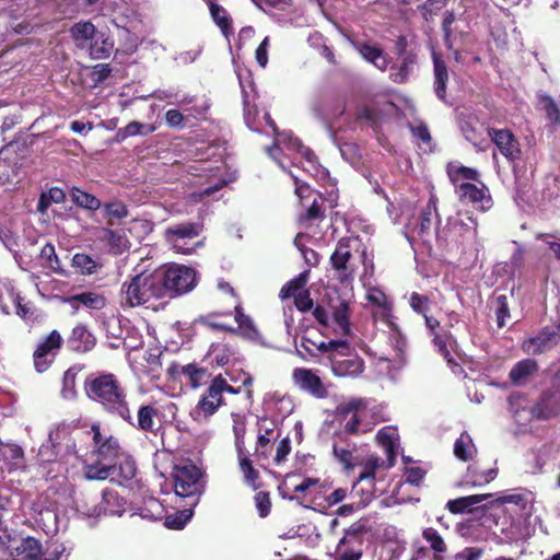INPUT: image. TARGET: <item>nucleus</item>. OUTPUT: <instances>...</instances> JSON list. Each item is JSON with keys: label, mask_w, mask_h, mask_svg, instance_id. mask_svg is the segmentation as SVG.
<instances>
[{"label": "nucleus", "mask_w": 560, "mask_h": 560, "mask_svg": "<svg viewBox=\"0 0 560 560\" xmlns=\"http://www.w3.org/2000/svg\"><path fill=\"white\" fill-rule=\"evenodd\" d=\"M376 441L385 450L389 466H393L399 451L397 429L394 427L382 428L376 434Z\"/></svg>", "instance_id": "nucleus-28"}, {"label": "nucleus", "mask_w": 560, "mask_h": 560, "mask_svg": "<svg viewBox=\"0 0 560 560\" xmlns=\"http://www.w3.org/2000/svg\"><path fill=\"white\" fill-rule=\"evenodd\" d=\"M509 404L513 417L520 425H525L534 418L547 420L555 417L560 410V399L555 394L542 396L535 406H528L527 400L522 396H511Z\"/></svg>", "instance_id": "nucleus-5"}, {"label": "nucleus", "mask_w": 560, "mask_h": 560, "mask_svg": "<svg viewBox=\"0 0 560 560\" xmlns=\"http://www.w3.org/2000/svg\"><path fill=\"white\" fill-rule=\"evenodd\" d=\"M456 194L464 203H470L477 210L486 212L493 206L492 197L488 187L482 183L480 186L471 183H460L457 185Z\"/></svg>", "instance_id": "nucleus-17"}, {"label": "nucleus", "mask_w": 560, "mask_h": 560, "mask_svg": "<svg viewBox=\"0 0 560 560\" xmlns=\"http://www.w3.org/2000/svg\"><path fill=\"white\" fill-rule=\"evenodd\" d=\"M163 505L155 498H148L144 500V506L139 508L135 514H139L142 518L158 520L163 515Z\"/></svg>", "instance_id": "nucleus-58"}, {"label": "nucleus", "mask_w": 560, "mask_h": 560, "mask_svg": "<svg viewBox=\"0 0 560 560\" xmlns=\"http://www.w3.org/2000/svg\"><path fill=\"white\" fill-rule=\"evenodd\" d=\"M233 352L228 345L213 343L207 353V359L211 364L223 368L229 364Z\"/></svg>", "instance_id": "nucleus-46"}, {"label": "nucleus", "mask_w": 560, "mask_h": 560, "mask_svg": "<svg viewBox=\"0 0 560 560\" xmlns=\"http://www.w3.org/2000/svg\"><path fill=\"white\" fill-rule=\"evenodd\" d=\"M117 463L119 476L121 478L120 483L130 481L135 477L137 470L135 460L125 453Z\"/></svg>", "instance_id": "nucleus-62"}, {"label": "nucleus", "mask_w": 560, "mask_h": 560, "mask_svg": "<svg viewBox=\"0 0 560 560\" xmlns=\"http://www.w3.org/2000/svg\"><path fill=\"white\" fill-rule=\"evenodd\" d=\"M310 278V270H304L294 279L287 282L281 291V299H289L291 296L294 298V304L296 308L301 312H306L313 307V301L310 296V292L304 290Z\"/></svg>", "instance_id": "nucleus-16"}, {"label": "nucleus", "mask_w": 560, "mask_h": 560, "mask_svg": "<svg viewBox=\"0 0 560 560\" xmlns=\"http://www.w3.org/2000/svg\"><path fill=\"white\" fill-rule=\"evenodd\" d=\"M262 120L271 129V132L275 137L273 144L271 147H267L266 151L281 168L285 170L284 164L279 159L278 153L287 151L299 153L308 165V168H305L306 171L310 172L312 170H316V156L308 148L304 147L301 141L298 138H294L290 132H279L275 121L271 119L268 113L262 114Z\"/></svg>", "instance_id": "nucleus-4"}, {"label": "nucleus", "mask_w": 560, "mask_h": 560, "mask_svg": "<svg viewBox=\"0 0 560 560\" xmlns=\"http://www.w3.org/2000/svg\"><path fill=\"white\" fill-rule=\"evenodd\" d=\"M354 445L343 444L339 441H335L332 445V452L335 458L343 466L345 469H351L354 466L353 463V451Z\"/></svg>", "instance_id": "nucleus-51"}, {"label": "nucleus", "mask_w": 560, "mask_h": 560, "mask_svg": "<svg viewBox=\"0 0 560 560\" xmlns=\"http://www.w3.org/2000/svg\"><path fill=\"white\" fill-rule=\"evenodd\" d=\"M237 77L243 94L245 122L249 129L260 132L262 131L261 125L260 122H256L255 118L252 117V112L249 109V93L247 88H252L250 73L246 71V75H244L242 72H238Z\"/></svg>", "instance_id": "nucleus-34"}, {"label": "nucleus", "mask_w": 560, "mask_h": 560, "mask_svg": "<svg viewBox=\"0 0 560 560\" xmlns=\"http://www.w3.org/2000/svg\"><path fill=\"white\" fill-rule=\"evenodd\" d=\"M101 240L108 246V250L113 255H120L130 247L129 240L121 231L104 229Z\"/></svg>", "instance_id": "nucleus-36"}, {"label": "nucleus", "mask_w": 560, "mask_h": 560, "mask_svg": "<svg viewBox=\"0 0 560 560\" xmlns=\"http://www.w3.org/2000/svg\"><path fill=\"white\" fill-rule=\"evenodd\" d=\"M446 5V0H427L418 10L424 21L430 22Z\"/></svg>", "instance_id": "nucleus-61"}, {"label": "nucleus", "mask_w": 560, "mask_h": 560, "mask_svg": "<svg viewBox=\"0 0 560 560\" xmlns=\"http://www.w3.org/2000/svg\"><path fill=\"white\" fill-rule=\"evenodd\" d=\"M489 136L500 153L512 165L521 160L522 151L518 140L509 129H489Z\"/></svg>", "instance_id": "nucleus-20"}, {"label": "nucleus", "mask_w": 560, "mask_h": 560, "mask_svg": "<svg viewBox=\"0 0 560 560\" xmlns=\"http://www.w3.org/2000/svg\"><path fill=\"white\" fill-rule=\"evenodd\" d=\"M292 380L295 386L303 392L310 393L314 397L324 398L327 395V390L320 377L310 369H294Z\"/></svg>", "instance_id": "nucleus-23"}, {"label": "nucleus", "mask_w": 560, "mask_h": 560, "mask_svg": "<svg viewBox=\"0 0 560 560\" xmlns=\"http://www.w3.org/2000/svg\"><path fill=\"white\" fill-rule=\"evenodd\" d=\"M352 46L364 60L372 63L378 70L384 71L388 68L389 59L384 50L377 45L363 42H353Z\"/></svg>", "instance_id": "nucleus-26"}, {"label": "nucleus", "mask_w": 560, "mask_h": 560, "mask_svg": "<svg viewBox=\"0 0 560 560\" xmlns=\"http://www.w3.org/2000/svg\"><path fill=\"white\" fill-rule=\"evenodd\" d=\"M240 469L244 475L245 482L253 489H257L258 470L253 467L250 459L243 454L237 455Z\"/></svg>", "instance_id": "nucleus-59"}, {"label": "nucleus", "mask_w": 560, "mask_h": 560, "mask_svg": "<svg viewBox=\"0 0 560 560\" xmlns=\"http://www.w3.org/2000/svg\"><path fill=\"white\" fill-rule=\"evenodd\" d=\"M560 340L557 330L545 327L536 335L523 340L521 348L527 354H541L555 348Z\"/></svg>", "instance_id": "nucleus-21"}, {"label": "nucleus", "mask_w": 560, "mask_h": 560, "mask_svg": "<svg viewBox=\"0 0 560 560\" xmlns=\"http://www.w3.org/2000/svg\"><path fill=\"white\" fill-rule=\"evenodd\" d=\"M233 433L237 455L245 453L246 423L242 416H233Z\"/></svg>", "instance_id": "nucleus-60"}, {"label": "nucleus", "mask_w": 560, "mask_h": 560, "mask_svg": "<svg viewBox=\"0 0 560 560\" xmlns=\"http://www.w3.org/2000/svg\"><path fill=\"white\" fill-rule=\"evenodd\" d=\"M71 197L77 206L86 210L95 211L100 209L102 206L101 200L97 199L95 196L77 187L72 188Z\"/></svg>", "instance_id": "nucleus-49"}, {"label": "nucleus", "mask_w": 560, "mask_h": 560, "mask_svg": "<svg viewBox=\"0 0 560 560\" xmlns=\"http://www.w3.org/2000/svg\"><path fill=\"white\" fill-rule=\"evenodd\" d=\"M447 174L456 188L457 185L460 184V179L477 180L479 176L478 172L475 168L456 164L448 165Z\"/></svg>", "instance_id": "nucleus-54"}, {"label": "nucleus", "mask_w": 560, "mask_h": 560, "mask_svg": "<svg viewBox=\"0 0 560 560\" xmlns=\"http://www.w3.org/2000/svg\"><path fill=\"white\" fill-rule=\"evenodd\" d=\"M375 369L378 374L387 376L390 380H395L396 374L400 370L394 368V354L380 357L375 362Z\"/></svg>", "instance_id": "nucleus-63"}, {"label": "nucleus", "mask_w": 560, "mask_h": 560, "mask_svg": "<svg viewBox=\"0 0 560 560\" xmlns=\"http://www.w3.org/2000/svg\"><path fill=\"white\" fill-rule=\"evenodd\" d=\"M93 434L92 440L94 443V453L97 459L112 464L117 467V462L124 456L125 452L121 450L118 440L112 435L102 433L100 425L93 424L91 427Z\"/></svg>", "instance_id": "nucleus-13"}, {"label": "nucleus", "mask_w": 560, "mask_h": 560, "mask_svg": "<svg viewBox=\"0 0 560 560\" xmlns=\"http://www.w3.org/2000/svg\"><path fill=\"white\" fill-rule=\"evenodd\" d=\"M494 494L486 493V494H472L467 497H462L455 500H450L446 504L450 512L454 514L470 512L474 505L482 503L485 500L493 498Z\"/></svg>", "instance_id": "nucleus-39"}, {"label": "nucleus", "mask_w": 560, "mask_h": 560, "mask_svg": "<svg viewBox=\"0 0 560 560\" xmlns=\"http://www.w3.org/2000/svg\"><path fill=\"white\" fill-rule=\"evenodd\" d=\"M200 171L207 173L206 177L208 178L207 183L209 184L206 188H203L199 192H194L191 197L194 200H203L206 197L213 196L217 191L222 189L231 179H225L221 177V167L219 166H210L202 165Z\"/></svg>", "instance_id": "nucleus-25"}, {"label": "nucleus", "mask_w": 560, "mask_h": 560, "mask_svg": "<svg viewBox=\"0 0 560 560\" xmlns=\"http://www.w3.org/2000/svg\"><path fill=\"white\" fill-rule=\"evenodd\" d=\"M40 259L43 260V266L52 272L62 275V268L60 260L56 254L55 246L50 243L45 244L40 249Z\"/></svg>", "instance_id": "nucleus-52"}, {"label": "nucleus", "mask_w": 560, "mask_h": 560, "mask_svg": "<svg viewBox=\"0 0 560 560\" xmlns=\"http://www.w3.org/2000/svg\"><path fill=\"white\" fill-rule=\"evenodd\" d=\"M404 235L410 243L411 247L417 244L430 245L433 236L442 237V233L433 231L432 228L439 219L438 198L431 195L427 205L412 212H402Z\"/></svg>", "instance_id": "nucleus-2"}, {"label": "nucleus", "mask_w": 560, "mask_h": 560, "mask_svg": "<svg viewBox=\"0 0 560 560\" xmlns=\"http://www.w3.org/2000/svg\"><path fill=\"white\" fill-rule=\"evenodd\" d=\"M194 508L191 506V502L189 503V508L176 511L173 514H170L165 517L164 525L171 529H182L189 522L194 514Z\"/></svg>", "instance_id": "nucleus-53"}, {"label": "nucleus", "mask_w": 560, "mask_h": 560, "mask_svg": "<svg viewBox=\"0 0 560 560\" xmlns=\"http://www.w3.org/2000/svg\"><path fill=\"white\" fill-rule=\"evenodd\" d=\"M182 373L183 376L186 378L187 383L194 388L200 387L211 376V374L206 368L198 366L195 363L186 364L182 369Z\"/></svg>", "instance_id": "nucleus-43"}, {"label": "nucleus", "mask_w": 560, "mask_h": 560, "mask_svg": "<svg viewBox=\"0 0 560 560\" xmlns=\"http://www.w3.org/2000/svg\"><path fill=\"white\" fill-rule=\"evenodd\" d=\"M538 364L533 359H524L517 362L510 371V380L515 385L525 383L529 376L536 373Z\"/></svg>", "instance_id": "nucleus-40"}, {"label": "nucleus", "mask_w": 560, "mask_h": 560, "mask_svg": "<svg viewBox=\"0 0 560 560\" xmlns=\"http://www.w3.org/2000/svg\"><path fill=\"white\" fill-rule=\"evenodd\" d=\"M415 63L416 57L413 55H404L399 66L392 68V80L397 83H402L407 81L413 70Z\"/></svg>", "instance_id": "nucleus-45"}, {"label": "nucleus", "mask_w": 560, "mask_h": 560, "mask_svg": "<svg viewBox=\"0 0 560 560\" xmlns=\"http://www.w3.org/2000/svg\"><path fill=\"white\" fill-rule=\"evenodd\" d=\"M498 470L490 468L480 471L477 466L470 465L467 468V472L463 477L460 485L463 487H482L497 478Z\"/></svg>", "instance_id": "nucleus-31"}, {"label": "nucleus", "mask_w": 560, "mask_h": 560, "mask_svg": "<svg viewBox=\"0 0 560 560\" xmlns=\"http://www.w3.org/2000/svg\"><path fill=\"white\" fill-rule=\"evenodd\" d=\"M155 409L151 406H141L138 410L137 427L143 431H151Z\"/></svg>", "instance_id": "nucleus-64"}, {"label": "nucleus", "mask_w": 560, "mask_h": 560, "mask_svg": "<svg viewBox=\"0 0 560 560\" xmlns=\"http://www.w3.org/2000/svg\"><path fill=\"white\" fill-rule=\"evenodd\" d=\"M156 273L164 289L165 298L187 293L195 288L197 282L196 271L184 265H172L158 269Z\"/></svg>", "instance_id": "nucleus-7"}, {"label": "nucleus", "mask_w": 560, "mask_h": 560, "mask_svg": "<svg viewBox=\"0 0 560 560\" xmlns=\"http://www.w3.org/2000/svg\"><path fill=\"white\" fill-rule=\"evenodd\" d=\"M538 105L546 113L550 122L560 125V108L552 97L547 94H539Z\"/></svg>", "instance_id": "nucleus-56"}, {"label": "nucleus", "mask_w": 560, "mask_h": 560, "mask_svg": "<svg viewBox=\"0 0 560 560\" xmlns=\"http://www.w3.org/2000/svg\"><path fill=\"white\" fill-rule=\"evenodd\" d=\"M102 514L120 516L126 511L127 501L116 491L104 490L102 494Z\"/></svg>", "instance_id": "nucleus-37"}, {"label": "nucleus", "mask_w": 560, "mask_h": 560, "mask_svg": "<svg viewBox=\"0 0 560 560\" xmlns=\"http://www.w3.org/2000/svg\"><path fill=\"white\" fill-rule=\"evenodd\" d=\"M2 458L8 463L10 470L18 469L23 466V451L15 444L3 445L0 450Z\"/></svg>", "instance_id": "nucleus-50"}, {"label": "nucleus", "mask_w": 560, "mask_h": 560, "mask_svg": "<svg viewBox=\"0 0 560 560\" xmlns=\"http://www.w3.org/2000/svg\"><path fill=\"white\" fill-rule=\"evenodd\" d=\"M209 10L214 23L221 28L223 35L228 38L231 33V20L226 11L213 1H210Z\"/></svg>", "instance_id": "nucleus-55"}, {"label": "nucleus", "mask_w": 560, "mask_h": 560, "mask_svg": "<svg viewBox=\"0 0 560 560\" xmlns=\"http://www.w3.org/2000/svg\"><path fill=\"white\" fill-rule=\"evenodd\" d=\"M72 265L82 275H93L101 267L100 264L93 257L83 253H78L73 256Z\"/></svg>", "instance_id": "nucleus-57"}, {"label": "nucleus", "mask_w": 560, "mask_h": 560, "mask_svg": "<svg viewBox=\"0 0 560 560\" xmlns=\"http://www.w3.org/2000/svg\"><path fill=\"white\" fill-rule=\"evenodd\" d=\"M422 537L434 551V560H442V555L446 552L447 547L438 530L432 527L424 528L422 530Z\"/></svg>", "instance_id": "nucleus-47"}, {"label": "nucleus", "mask_w": 560, "mask_h": 560, "mask_svg": "<svg viewBox=\"0 0 560 560\" xmlns=\"http://www.w3.org/2000/svg\"><path fill=\"white\" fill-rule=\"evenodd\" d=\"M224 392L233 394L237 393L219 375L211 382V385L199 400L194 413L197 416L203 415L205 417L213 415L222 404V394Z\"/></svg>", "instance_id": "nucleus-14"}, {"label": "nucleus", "mask_w": 560, "mask_h": 560, "mask_svg": "<svg viewBox=\"0 0 560 560\" xmlns=\"http://www.w3.org/2000/svg\"><path fill=\"white\" fill-rule=\"evenodd\" d=\"M70 33L75 45L86 50V48L91 46V42L97 33V30L91 22H79L71 27Z\"/></svg>", "instance_id": "nucleus-38"}, {"label": "nucleus", "mask_w": 560, "mask_h": 560, "mask_svg": "<svg viewBox=\"0 0 560 560\" xmlns=\"http://www.w3.org/2000/svg\"><path fill=\"white\" fill-rule=\"evenodd\" d=\"M350 243V238H341L330 256L331 267L341 282L351 280L355 270L351 262Z\"/></svg>", "instance_id": "nucleus-19"}, {"label": "nucleus", "mask_w": 560, "mask_h": 560, "mask_svg": "<svg viewBox=\"0 0 560 560\" xmlns=\"http://www.w3.org/2000/svg\"><path fill=\"white\" fill-rule=\"evenodd\" d=\"M164 298V289L156 270L149 275H137L121 287V303L130 307L150 304Z\"/></svg>", "instance_id": "nucleus-3"}, {"label": "nucleus", "mask_w": 560, "mask_h": 560, "mask_svg": "<svg viewBox=\"0 0 560 560\" xmlns=\"http://www.w3.org/2000/svg\"><path fill=\"white\" fill-rule=\"evenodd\" d=\"M295 184V195L299 197L305 212L300 213L301 222L312 223L324 217L323 203L324 198L316 194L311 187L300 179L295 174L290 172Z\"/></svg>", "instance_id": "nucleus-11"}, {"label": "nucleus", "mask_w": 560, "mask_h": 560, "mask_svg": "<svg viewBox=\"0 0 560 560\" xmlns=\"http://www.w3.org/2000/svg\"><path fill=\"white\" fill-rule=\"evenodd\" d=\"M2 287L4 289L3 295L7 294L8 298L11 300L12 304L15 307V313L20 317L26 318L31 314V308L27 306V304L22 303V298L15 291L13 282L9 279H5L2 282Z\"/></svg>", "instance_id": "nucleus-48"}, {"label": "nucleus", "mask_w": 560, "mask_h": 560, "mask_svg": "<svg viewBox=\"0 0 560 560\" xmlns=\"http://www.w3.org/2000/svg\"><path fill=\"white\" fill-rule=\"evenodd\" d=\"M388 340L393 348L392 354H394V368L401 369L405 364L404 352L406 348V339L398 328L392 323Z\"/></svg>", "instance_id": "nucleus-41"}, {"label": "nucleus", "mask_w": 560, "mask_h": 560, "mask_svg": "<svg viewBox=\"0 0 560 560\" xmlns=\"http://www.w3.org/2000/svg\"><path fill=\"white\" fill-rule=\"evenodd\" d=\"M434 346L436 347L440 354L445 359L448 366L455 374H460L463 369L456 361L458 357L457 342L450 332L435 334L433 338Z\"/></svg>", "instance_id": "nucleus-24"}, {"label": "nucleus", "mask_w": 560, "mask_h": 560, "mask_svg": "<svg viewBox=\"0 0 560 560\" xmlns=\"http://www.w3.org/2000/svg\"><path fill=\"white\" fill-rule=\"evenodd\" d=\"M66 302L75 311L81 306L90 310H102L106 305L104 295L96 292H82L69 296Z\"/></svg>", "instance_id": "nucleus-30"}, {"label": "nucleus", "mask_w": 560, "mask_h": 560, "mask_svg": "<svg viewBox=\"0 0 560 560\" xmlns=\"http://www.w3.org/2000/svg\"><path fill=\"white\" fill-rule=\"evenodd\" d=\"M172 476L175 494L180 498H188L191 506H196L206 488L201 469L191 462H186L176 465Z\"/></svg>", "instance_id": "nucleus-6"}, {"label": "nucleus", "mask_w": 560, "mask_h": 560, "mask_svg": "<svg viewBox=\"0 0 560 560\" xmlns=\"http://www.w3.org/2000/svg\"><path fill=\"white\" fill-rule=\"evenodd\" d=\"M371 497V490L364 491L363 489H359L358 483H354L349 492V499L351 502L341 505L338 509V514L342 516L352 514L355 510L365 506L370 502Z\"/></svg>", "instance_id": "nucleus-33"}, {"label": "nucleus", "mask_w": 560, "mask_h": 560, "mask_svg": "<svg viewBox=\"0 0 560 560\" xmlns=\"http://www.w3.org/2000/svg\"><path fill=\"white\" fill-rule=\"evenodd\" d=\"M301 348L311 357H315L317 352H320L326 355V359H328V355L332 351H345L347 349V341L338 339L330 340L328 342H316L312 340L308 336H303L301 341Z\"/></svg>", "instance_id": "nucleus-27"}, {"label": "nucleus", "mask_w": 560, "mask_h": 560, "mask_svg": "<svg viewBox=\"0 0 560 560\" xmlns=\"http://www.w3.org/2000/svg\"><path fill=\"white\" fill-rule=\"evenodd\" d=\"M18 560H66V547L60 542L44 546L33 537H26L15 548Z\"/></svg>", "instance_id": "nucleus-9"}, {"label": "nucleus", "mask_w": 560, "mask_h": 560, "mask_svg": "<svg viewBox=\"0 0 560 560\" xmlns=\"http://www.w3.org/2000/svg\"><path fill=\"white\" fill-rule=\"evenodd\" d=\"M313 315L315 319L335 334L347 336L350 334L349 304L343 300L331 302L328 308L317 305Z\"/></svg>", "instance_id": "nucleus-8"}, {"label": "nucleus", "mask_w": 560, "mask_h": 560, "mask_svg": "<svg viewBox=\"0 0 560 560\" xmlns=\"http://www.w3.org/2000/svg\"><path fill=\"white\" fill-rule=\"evenodd\" d=\"M476 453L477 448L470 435L466 432L462 433L454 444L455 456L460 460L467 462L471 459Z\"/></svg>", "instance_id": "nucleus-44"}, {"label": "nucleus", "mask_w": 560, "mask_h": 560, "mask_svg": "<svg viewBox=\"0 0 560 560\" xmlns=\"http://www.w3.org/2000/svg\"><path fill=\"white\" fill-rule=\"evenodd\" d=\"M337 560H360L362 558V526L353 524L346 529L336 548Z\"/></svg>", "instance_id": "nucleus-18"}, {"label": "nucleus", "mask_w": 560, "mask_h": 560, "mask_svg": "<svg viewBox=\"0 0 560 560\" xmlns=\"http://www.w3.org/2000/svg\"><path fill=\"white\" fill-rule=\"evenodd\" d=\"M442 231H452L455 238L463 244H475L478 236V223L471 215L462 218L458 214L450 218L446 228Z\"/></svg>", "instance_id": "nucleus-22"}, {"label": "nucleus", "mask_w": 560, "mask_h": 560, "mask_svg": "<svg viewBox=\"0 0 560 560\" xmlns=\"http://www.w3.org/2000/svg\"><path fill=\"white\" fill-rule=\"evenodd\" d=\"M113 49V39L105 33L97 31L86 51L93 59H106L112 55Z\"/></svg>", "instance_id": "nucleus-35"}, {"label": "nucleus", "mask_w": 560, "mask_h": 560, "mask_svg": "<svg viewBox=\"0 0 560 560\" xmlns=\"http://www.w3.org/2000/svg\"><path fill=\"white\" fill-rule=\"evenodd\" d=\"M83 470L88 480H105L115 475L117 467L97 459L95 463L85 464Z\"/></svg>", "instance_id": "nucleus-42"}, {"label": "nucleus", "mask_w": 560, "mask_h": 560, "mask_svg": "<svg viewBox=\"0 0 560 560\" xmlns=\"http://www.w3.org/2000/svg\"><path fill=\"white\" fill-rule=\"evenodd\" d=\"M68 343L72 350L83 353L94 348L96 339L84 325H78L72 329Z\"/></svg>", "instance_id": "nucleus-29"}, {"label": "nucleus", "mask_w": 560, "mask_h": 560, "mask_svg": "<svg viewBox=\"0 0 560 560\" xmlns=\"http://www.w3.org/2000/svg\"><path fill=\"white\" fill-rule=\"evenodd\" d=\"M62 337L57 330H52L43 341H40L34 351V366L37 372L43 373L48 370L55 361L61 346Z\"/></svg>", "instance_id": "nucleus-15"}, {"label": "nucleus", "mask_w": 560, "mask_h": 560, "mask_svg": "<svg viewBox=\"0 0 560 560\" xmlns=\"http://www.w3.org/2000/svg\"><path fill=\"white\" fill-rule=\"evenodd\" d=\"M201 229L199 223L194 222L175 224L165 230V240L177 253L188 255L201 245V242L196 241Z\"/></svg>", "instance_id": "nucleus-10"}, {"label": "nucleus", "mask_w": 560, "mask_h": 560, "mask_svg": "<svg viewBox=\"0 0 560 560\" xmlns=\"http://www.w3.org/2000/svg\"><path fill=\"white\" fill-rule=\"evenodd\" d=\"M351 346L347 341V349L342 352L332 351L328 355V363L332 373L338 377H355L363 372V361L351 354Z\"/></svg>", "instance_id": "nucleus-12"}, {"label": "nucleus", "mask_w": 560, "mask_h": 560, "mask_svg": "<svg viewBox=\"0 0 560 560\" xmlns=\"http://www.w3.org/2000/svg\"><path fill=\"white\" fill-rule=\"evenodd\" d=\"M84 389L88 397L98 402L107 412L132 424L126 392L114 374L90 375L85 380Z\"/></svg>", "instance_id": "nucleus-1"}, {"label": "nucleus", "mask_w": 560, "mask_h": 560, "mask_svg": "<svg viewBox=\"0 0 560 560\" xmlns=\"http://www.w3.org/2000/svg\"><path fill=\"white\" fill-rule=\"evenodd\" d=\"M432 60L434 65V92L443 102L446 101V83L448 81V71L443 59L436 51H432Z\"/></svg>", "instance_id": "nucleus-32"}]
</instances>
